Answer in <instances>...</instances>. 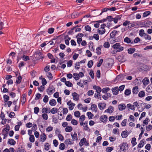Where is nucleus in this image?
<instances>
[{
  "instance_id": "19",
  "label": "nucleus",
  "mask_w": 152,
  "mask_h": 152,
  "mask_svg": "<svg viewBox=\"0 0 152 152\" xmlns=\"http://www.w3.org/2000/svg\"><path fill=\"white\" fill-rule=\"evenodd\" d=\"M142 82L144 85H147L149 83V80L146 77L145 78L142 80Z\"/></svg>"
},
{
  "instance_id": "30",
  "label": "nucleus",
  "mask_w": 152,
  "mask_h": 152,
  "mask_svg": "<svg viewBox=\"0 0 152 152\" xmlns=\"http://www.w3.org/2000/svg\"><path fill=\"white\" fill-rule=\"evenodd\" d=\"M144 142L143 140H142L140 141V142L138 145V147L139 148H141L142 147L144 144Z\"/></svg>"
},
{
  "instance_id": "31",
  "label": "nucleus",
  "mask_w": 152,
  "mask_h": 152,
  "mask_svg": "<svg viewBox=\"0 0 152 152\" xmlns=\"http://www.w3.org/2000/svg\"><path fill=\"white\" fill-rule=\"evenodd\" d=\"M87 115L89 119H92L94 116V115L90 112H88Z\"/></svg>"
},
{
  "instance_id": "60",
  "label": "nucleus",
  "mask_w": 152,
  "mask_h": 152,
  "mask_svg": "<svg viewBox=\"0 0 152 152\" xmlns=\"http://www.w3.org/2000/svg\"><path fill=\"white\" fill-rule=\"evenodd\" d=\"M34 113L36 114H37L39 112V109L38 107H35L34 108Z\"/></svg>"
},
{
  "instance_id": "4",
  "label": "nucleus",
  "mask_w": 152,
  "mask_h": 152,
  "mask_svg": "<svg viewBox=\"0 0 152 152\" xmlns=\"http://www.w3.org/2000/svg\"><path fill=\"white\" fill-rule=\"evenodd\" d=\"M55 91L54 88L53 86H50L47 90V93L48 95H51Z\"/></svg>"
},
{
  "instance_id": "62",
  "label": "nucleus",
  "mask_w": 152,
  "mask_h": 152,
  "mask_svg": "<svg viewBox=\"0 0 152 152\" xmlns=\"http://www.w3.org/2000/svg\"><path fill=\"white\" fill-rule=\"evenodd\" d=\"M89 74L92 79H94V75L93 71L91 70Z\"/></svg>"
},
{
  "instance_id": "41",
  "label": "nucleus",
  "mask_w": 152,
  "mask_h": 152,
  "mask_svg": "<svg viewBox=\"0 0 152 152\" xmlns=\"http://www.w3.org/2000/svg\"><path fill=\"white\" fill-rule=\"evenodd\" d=\"M77 76V80H78L79 79L80 77H83L84 75L83 73L82 72H80L79 73Z\"/></svg>"
},
{
  "instance_id": "22",
  "label": "nucleus",
  "mask_w": 152,
  "mask_h": 152,
  "mask_svg": "<svg viewBox=\"0 0 152 152\" xmlns=\"http://www.w3.org/2000/svg\"><path fill=\"white\" fill-rule=\"evenodd\" d=\"M138 87L137 86H135L132 89V92L134 94H137L138 92Z\"/></svg>"
},
{
  "instance_id": "27",
  "label": "nucleus",
  "mask_w": 152,
  "mask_h": 152,
  "mask_svg": "<svg viewBox=\"0 0 152 152\" xmlns=\"http://www.w3.org/2000/svg\"><path fill=\"white\" fill-rule=\"evenodd\" d=\"M145 95V93L143 91H140L138 94V96L141 98L144 97Z\"/></svg>"
},
{
  "instance_id": "51",
  "label": "nucleus",
  "mask_w": 152,
  "mask_h": 152,
  "mask_svg": "<svg viewBox=\"0 0 152 152\" xmlns=\"http://www.w3.org/2000/svg\"><path fill=\"white\" fill-rule=\"evenodd\" d=\"M44 86L43 85H42L40 86L38 88V90L40 92H42L43 91L44 89Z\"/></svg>"
},
{
  "instance_id": "24",
  "label": "nucleus",
  "mask_w": 152,
  "mask_h": 152,
  "mask_svg": "<svg viewBox=\"0 0 152 152\" xmlns=\"http://www.w3.org/2000/svg\"><path fill=\"white\" fill-rule=\"evenodd\" d=\"M8 142L9 144L11 145H14L16 143L15 141L12 139H9L8 141Z\"/></svg>"
},
{
  "instance_id": "23",
  "label": "nucleus",
  "mask_w": 152,
  "mask_h": 152,
  "mask_svg": "<svg viewBox=\"0 0 152 152\" xmlns=\"http://www.w3.org/2000/svg\"><path fill=\"white\" fill-rule=\"evenodd\" d=\"M41 141L44 142L46 138V136L44 133L42 134L40 136Z\"/></svg>"
},
{
  "instance_id": "40",
  "label": "nucleus",
  "mask_w": 152,
  "mask_h": 152,
  "mask_svg": "<svg viewBox=\"0 0 152 152\" xmlns=\"http://www.w3.org/2000/svg\"><path fill=\"white\" fill-rule=\"evenodd\" d=\"M42 96V95L39 93H37L36 95V97L35 99V100H37L39 99Z\"/></svg>"
},
{
  "instance_id": "20",
  "label": "nucleus",
  "mask_w": 152,
  "mask_h": 152,
  "mask_svg": "<svg viewBox=\"0 0 152 152\" xmlns=\"http://www.w3.org/2000/svg\"><path fill=\"white\" fill-rule=\"evenodd\" d=\"M56 100L54 99H52L49 101L50 104L52 106L56 105Z\"/></svg>"
},
{
  "instance_id": "2",
  "label": "nucleus",
  "mask_w": 152,
  "mask_h": 152,
  "mask_svg": "<svg viewBox=\"0 0 152 152\" xmlns=\"http://www.w3.org/2000/svg\"><path fill=\"white\" fill-rule=\"evenodd\" d=\"M106 26L104 24H103L101 25V27L97 29V32L99 34L102 35L105 32L106 30L104 28Z\"/></svg>"
},
{
  "instance_id": "16",
  "label": "nucleus",
  "mask_w": 152,
  "mask_h": 152,
  "mask_svg": "<svg viewBox=\"0 0 152 152\" xmlns=\"http://www.w3.org/2000/svg\"><path fill=\"white\" fill-rule=\"evenodd\" d=\"M121 17V15L116 16L115 17L113 18V21L115 23H116L118 22V20H120Z\"/></svg>"
},
{
  "instance_id": "50",
  "label": "nucleus",
  "mask_w": 152,
  "mask_h": 152,
  "mask_svg": "<svg viewBox=\"0 0 152 152\" xmlns=\"http://www.w3.org/2000/svg\"><path fill=\"white\" fill-rule=\"evenodd\" d=\"M22 58L23 60L24 61H27L29 60L30 59L28 56L25 55H23V56Z\"/></svg>"
},
{
  "instance_id": "56",
  "label": "nucleus",
  "mask_w": 152,
  "mask_h": 152,
  "mask_svg": "<svg viewBox=\"0 0 152 152\" xmlns=\"http://www.w3.org/2000/svg\"><path fill=\"white\" fill-rule=\"evenodd\" d=\"M92 37L95 39L96 40H99V36L97 34H94Z\"/></svg>"
},
{
  "instance_id": "47",
  "label": "nucleus",
  "mask_w": 152,
  "mask_h": 152,
  "mask_svg": "<svg viewBox=\"0 0 152 152\" xmlns=\"http://www.w3.org/2000/svg\"><path fill=\"white\" fill-rule=\"evenodd\" d=\"M22 102L23 103H24L26 102V95L25 94H23L22 96Z\"/></svg>"
},
{
  "instance_id": "59",
  "label": "nucleus",
  "mask_w": 152,
  "mask_h": 152,
  "mask_svg": "<svg viewBox=\"0 0 152 152\" xmlns=\"http://www.w3.org/2000/svg\"><path fill=\"white\" fill-rule=\"evenodd\" d=\"M66 86L69 87H71L72 86V84L69 81L65 82V83Z\"/></svg>"
},
{
  "instance_id": "55",
  "label": "nucleus",
  "mask_w": 152,
  "mask_h": 152,
  "mask_svg": "<svg viewBox=\"0 0 152 152\" xmlns=\"http://www.w3.org/2000/svg\"><path fill=\"white\" fill-rule=\"evenodd\" d=\"M103 46L105 48H108L110 47V45L109 42H106L104 44Z\"/></svg>"
},
{
  "instance_id": "26",
  "label": "nucleus",
  "mask_w": 152,
  "mask_h": 152,
  "mask_svg": "<svg viewBox=\"0 0 152 152\" xmlns=\"http://www.w3.org/2000/svg\"><path fill=\"white\" fill-rule=\"evenodd\" d=\"M135 50V49L134 48H129L128 50V52L129 54H132Z\"/></svg>"
},
{
  "instance_id": "45",
  "label": "nucleus",
  "mask_w": 152,
  "mask_h": 152,
  "mask_svg": "<svg viewBox=\"0 0 152 152\" xmlns=\"http://www.w3.org/2000/svg\"><path fill=\"white\" fill-rule=\"evenodd\" d=\"M85 29L86 31L90 32L91 31V28L89 25H86L85 26Z\"/></svg>"
},
{
  "instance_id": "58",
  "label": "nucleus",
  "mask_w": 152,
  "mask_h": 152,
  "mask_svg": "<svg viewBox=\"0 0 152 152\" xmlns=\"http://www.w3.org/2000/svg\"><path fill=\"white\" fill-rule=\"evenodd\" d=\"M99 61L97 65V66L98 67H99L101 66L103 61V60L102 58L99 59Z\"/></svg>"
},
{
  "instance_id": "11",
  "label": "nucleus",
  "mask_w": 152,
  "mask_h": 152,
  "mask_svg": "<svg viewBox=\"0 0 152 152\" xmlns=\"http://www.w3.org/2000/svg\"><path fill=\"white\" fill-rule=\"evenodd\" d=\"M129 133L127 130L123 131L122 132L121 136L123 138H125L127 137L129 134Z\"/></svg>"
},
{
  "instance_id": "44",
  "label": "nucleus",
  "mask_w": 152,
  "mask_h": 152,
  "mask_svg": "<svg viewBox=\"0 0 152 152\" xmlns=\"http://www.w3.org/2000/svg\"><path fill=\"white\" fill-rule=\"evenodd\" d=\"M30 141L32 142H34L35 140L34 137L33 135H30L29 138Z\"/></svg>"
},
{
  "instance_id": "10",
  "label": "nucleus",
  "mask_w": 152,
  "mask_h": 152,
  "mask_svg": "<svg viewBox=\"0 0 152 152\" xmlns=\"http://www.w3.org/2000/svg\"><path fill=\"white\" fill-rule=\"evenodd\" d=\"M114 110V107L111 106H110L108 109L105 110V112L107 113H111Z\"/></svg>"
},
{
  "instance_id": "39",
  "label": "nucleus",
  "mask_w": 152,
  "mask_h": 152,
  "mask_svg": "<svg viewBox=\"0 0 152 152\" xmlns=\"http://www.w3.org/2000/svg\"><path fill=\"white\" fill-rule=\"evenodd\" d=\"M131 93V91L130 90L127 89H126L125 91L124 94L127 96L129 95Z\"/></svg>"
},
{
  "instance_id": "1",
  "label": "nucleus",
  "mask_w": 152,
  "mask_h": 152,
  "mask_svg": "<svg viewBox=\"0 0 152 152\" xmlns=\"http://www.w3.org/2000/svg\"><path fill=\"white\" fill-rule=\"evenodd\" d=\"M112 47L113 49L117 50L118 52H121L124 50V47L121 46V45L119 43H116L113 45Z\"/></svg>"
},
{
  "instance_id": "17",
  "label": "nucleus",
  "mask_w": 152,
  "mask_h": 152,
  "mask_svg": "<svg viewBox=\"0 0 152 152\" xmlns=\"http://www.w3.org/2000/svg\"><path fill=\"white\" fill-rule=\"evenodd\" d=\"M139 24V21H137L136 22H133L131 23H129V27L131 28L138 25Z\"/></svg>"
},
{
  "instance_id": "64",
  "label": "nucleus",
  "mask_w": 152,
  "mask_h": 152,
  "mask_svg": "<svg viewBox=\"0 0 152 152\" xmlns=\"http://www.w3.org/2000/svg\"><path fill=\"white\" fill-rule=\"evenodd\" d=\"M72 118V115L70 114H69L67 116L66 119L67 121H70L71 120Z\"/></svg>"
},
{
  "instance_id": "43",
  "label": "nucleus",
  "mask_w": 152,
  "mask_h": 152,
  "mask_svg": "<svg viewBox=\"0 0 152 152\" xmlns=\"http://www.w3.org/2000/svg\"><path fill=\"white\" fill-rule=\"evenodd\" d=\"M110 90V88L108 87H106L103 88L102 90V92L104 93H107L108 91Z\"/></svg>"
},
{
  "instance_id": "57",
  "label": "nucleus",
  "mask_w": 152,
  "mask_h": 152,
  "mask_svg": "<svg viewBox=\"0 0 152 152\" xmlns=\"http://www.w3.org/2000/svg\"><path fill=\"white\" fill-rule=\"evenodd\" d=\"M64 143L66 144H72V142L71 141L70 139H68L66 140L65 141Z\"/></svg>"
},
{
  "instance_id": "42",
  "label": "nucleus",
  "mask_w": 152,
  "mask_h": 152,
  "mask_svg": "<svg viewBox=\"0 0 152 152\" xmlns=\"http://www.w3.org/2000/svg\"><path fill=\"white\" fill-rule=\"evenodd\" d=\"M49 100V98L47 95H45L43 99V101L45 103L47 102Z\"/></svg>"
},
{
  "instance_id": "63",
  "label": "nucleus",
  "mask_w": 152,
  "mask_h": 152,
  "mask_svg": "<svg viewBox=\"0 0 152 152\" xmlns=\"http://www.w3.org/2000/svg\"><path fill=\"white\" fill-rule=\"evenodd\" d=\"M87 93L88 96H92L94 94V92L92 90H90L88 91Z\"/></svg>"
},
{
  "instance_id": "38",
  "label": "nucleus",
  "mask_w": 152,
  "mask_h": 152,
  "mask_svg": "<svg viewBox=\"0 0 152 152\" xmlns=\"http://www.w3.org/2000/svg\"><path fill=\"white\" fill-rule=\"evenodd\" d=\"M72 130L71 126H67L65 129V130L66 132H70Z\"/></svg>"
},
{
  "instance_id": "52",
  "label": "nucleus",
  "mask_w": 152,
  "mask_h": 152,
  "mask_svg": "<svg viewBox=\"0 0 152 152\" xmlns=\"http://www.w3.org/2000/svg\"><path fill=\"white\" fill-rule=\"evenodd\" d=\"M150 121L149 118H146L145 120L143 122V124L147 125L148 124V122Z\"/></svg>"
},
{
  "instance_id": "12",
  "label": "nucleus",
  "mask_w": 152,
  "mask_h": 152,
  "mask_svg": "<svg viewBox=\"0 0 152 152\" xmlns=\"http://www.w3.org/2000/svg\"><path fill=\"white\" fill-rule=\"evenodd\" d=\"M119 88L118 87H115L112 89L113 94L116 95L118 93Z\"/></svg>"
},
{
  "instance_id": "49",
  "label": "nucleus",
  "mask_w": 152,
  "mask_h": 152,
  "mask_svg": "<svg viewBox=\"0 0 152 152\" xmlns=\"http://www.w3.org/2000/svg\"><path fill=\"white\" fill-rule=\"evenodd\" d=\"M93 64V62L91 60L89 61L88 63V66L89 68H91Z\"/></svg>"
},
{
  "instance_id": "15",
  "label": "nucleus",
  "mask_w": 152,
  "mask_h": 152,
  "mask_svg": "<svg viewBox=\"0 0 152 152\" xmlns=\"http://www.w3.org/2000/svg\"><path fill=\"white\" fill-rule=\"evenodd\" d=\"M104 21H105L104 20H101L94 21V22L97 23H96L94 24V26L96 28H98L99 27V23H102Z\"/></svg>"
},
{
  "instance_id": "46",
  "label": "nucleus",
  "mask_w": 152,
  "mask_h": 152,
  "mask_svg": "<svg viewBox=\"0 0 152 152\" xmlns=\"http://www.w3.org/2000/svg\"><path fill=\"white\" fill-rule=\"evenodd\" d=\"M144 37V38L146 39H147V40H150L151 39V36L147 34H145Z\"/></svg>"
},
{
  "instance_id": "33",
  "label": "nucleus",
  "mask_w": 152,
  "mask_h": 152,
  "mask_svg": "<svg viewBox=\"0 0 152 152\" xmlns=\"http://www.w3.org/2000/svg\"><path fill=\"white\" fill-rule=\"evenodd\" d=\"M150 13L151 12L149 11H145L143 13V17H145L149 15Z\"/></svg>"
},
{
  "instance_id": "35",
  "label": "nucleus",
  "mask_w": 152,
  "mask_h": 152,
  "mask_svg": "<svg viewBox=\"0 0 152 152\" xmlns=\"http://www.w3.org/2000/svg\"><path fill=\"white\" fill-rule=\"evenodd\" d=\"M103 20L105 21L106 20H108L109 21L111 22L113 21V18L111 16H109L107 17L106 19H103Z\"/></svg>"
},
{
  "instance_id": "21",
  "label": "nucleus",
  "mask_w": 152,
  "mask_h": 152,
  "mask_svg": "<svg viewBox=\"0 0 152 152\" xmlns=\"http://www.w3.org/2000/svg\"><path fill=\"white\" fill-rule=\"evenodd\" d=\"M118 33V32L116 30H114L110 34V35L111 38H113L115 35Z\"/></svg>"
},
{
  "instance_id": "7",
  "label": "nucleus",
  "mask_w": 152,
  "mask_h": 152,
  "mask_svg": "<svg viewBox=\"0 0 152 152\" xmlns=\"http://www.w3.org/2000/svg\"><path fill=\"white\" fill-rule=\"evenodd\" d=\"M100 121L103 123H106L107 121V117L106 115H101L100 118Z\"/></svg>"
},
{
  "instance_id": "34",
  "label": "nucleus",
  "mask_w": 152,
  "mask_h": 152,
  "mask_svg": "<svg viewBox=\"0 0 152 152\" xmlns=\"http://www.w3.org/2000/svg\"><path fill=\"white\" fill-rule=\"evenodd\" d=\"M139 34L140 36L141 37H142L144 36V35L145 34V33L143 29H141L139 31Z\"/></svg>"
},
{
  "instance_id": "48",
  "label": "nucleus",
  "mask_w": 152,
  "mask_h": 152,
  "mask_svg": "<svg viewBox=\"0 0 152 152\" xmlns=\"http://www.w3.org/2000/svg\"><path fill=\"white\" fill-rule=\"evenodd\" d=\"M4 100L5 102H7L9 99V97L7 95H4L3 96Z\"/></svg>"
},
{
  "instance_id": "25",
  "label": "nucleus",
  "mask_w": 152,
  "mask_h": 152,
  "mask_svg": "<svg viewBox=\"0 0 152 152\" xmlns=\"http://www.w3.org/2000/svg\"><path fill=\"white\" fill-rule=\"evenodd\" d=\"M57 108H53L51 109V111H50L49 110L48 113H50L51 112L52 114H54L57 113Z\"/></svg>"
},
{
  "instance_id": "28",
  "label": "nucleus",
  "mask_w": 152,
  "mask_h": 152,
  "mask_svg": "<svg viewBox=\"0 0 152 152\" xmlns=\"http://www.w3.org/2000/svg\"><path fill=\"white\" fill-rule=\"evenodd\" d=\"M127 106L131 110H134L135 109L134 105L131 104H128L127 105Z\"/></svg>"
},
{
  "instance_id": "13",
  "label": "nucleus",
  "mask_w": 152,
  "mask_h": 152,
  "mask_svg": "<svg viewBox=\"0 0 152 152\" xmlns=\"http://www.w3.org/2000/svg\"><path fill=\"white\" fill-rule=\"evenodd\" d=\"M126 107L125 105L124 104H121L118 105V108L119 110L122 111Z\"/></svg>"
},
{
  "instance_id": "61",
  "label": "nucleus",
  "mask_w": 152,
  "mask_h": 152,
  "mask_svg": "<svg viewBox=\"0 0 152 152\" xmlns=\"http://www.w3.org/2000/svg\"><path fill=\"white\" fill-rule=\"evenodd\" d=\"M54 29L53 28H50L48 29V32L50 34H52L54 31Z\"/></svg>"
},
{
  "instance_id": "5",
  "label": "nucleus",
  "mask_w": 152,
  "mask_h": 152,
  "mask_svg": "<svg viewBox=\"0 0 152 152\" xmlns=\"http://www.w3.org/2000/svg\"><path fill=\"white\" fill-rule=\"evenodd\" d=\"M67 104L69 106V109L70 110H72L74 108V107L75 105V104L72 102L71 101H68Z\"/></svg>"
},
{
  "instance_id": "29",
  "label": "nucleus",
  "mask_w": 152,
  "mask_h": 152,
  "mask_svg": "<svg viewBox=\"0 0 152 152\" xmlns=\"http://www.w3.org/2000/svg\"><path fill=\"white\" fill-rule=\"evenodd\" d=\"M46 75L49 79L51 80L53 78L52 75L50 72H48L46 73Z\"/></svg>"
},
{
  "instance_id": "14",
  "label": "nucleus",
  "mask_w": 152,
  "mask_h": 152,
  "mask_svg": "<svg viewBox=\"0 0 152 152\" xmlns=\"http://www.w3.org/2000/svg\"><path fill=\"white\" fill-rule=\"evenodd\" d=\"M93 88L96 90V92L97 93H100L101 91V88L99 86L96 85L94 86H93Z\"/></svg>"
},
{
  "instance_id": "37",
  "label": "nucleus",
  "mask_w": 152,
  "mask_h": 152,
  "mask_svg": "<svg viewBox=\"0 0 152 152\" xmlns=\"http://www.w3.org/2000/svg\"><path fill=\"white\" fill-rule=\"evenodd\" d=\"M136 138L135 137L132 138L131 141V143L133 146H134L137 144V142H136Z\"/></svg>"
},
{
  "instance_id": "53",
  "label": "nucleus",
  "mask_w": 152,
  "mask_h": 152,
  "mask_svg": "<svg viewBox=\"0 0 152 152\" xmlns=\"http://www.w3.org/2000/svg\"><path fill=\"white\" fill-rule=\"evenodd\" d=\"M101 48L100 47H98L96 49V53L98 55H100L101 53Z\"/></svg>"
},
{
  "instance_id": "54",
  "label": "nucleus",
  "mask_w": 152,
  "mask_h": 152,
  "mask_svg": "<svg viewBox=\"0 0 152 152\" xmlns=\"http://www.w3.org/2000/svg\"><path fill=\"white\" fill-rule=\"evenodd\" d=\"M42 117L43 119L45 120H47L48 118V116L47 114L46 113H44L42 115Z\"/></svg>"
},
{
  "instance_id": "32",
  "label": "nucleus",
  "mask_w": 152,
  "mask_h": 152,
  "mask_svg": "<svg viewBox=\"0 0 152 152\" xmlns=\"http://www.w3.org/2000/svg\"><path fill=\"white\" fill-rule=\"evenodd\" d=\"M65 148V145L64 143H61L59 145V148L60 150H63Z\"/></svg>"
},
{
  "instance_id": "9",
  "label": "nucleus",
  "mask_w": 152,
  "mask_h": 152,
  "mask_svg": "<svg viewBox=\"0 0 152 152\" xmlns=\"http://www.w3.org/2000/svg\"><path fill=\"white\" fill-rule=\"evenodd\" d=\"M91 108L92 112H94L95 113L97 112L98 108L96 104H92L91 106Z\"/></svg>"
},
{
  "instance_id": "3",
  "label": "nucleus",
  "mask_w": 152,
  "mask_h": 152,
  "mask_svg": "<svg viewBox=\"0 0 152 152\" xmlns=\"http://www.w3.org/2000/svg\"><path fill=\"white\" fill-rule=\"evenodd\" d=\"M79 144L80 146H82L84 145L86 146H88L89 145V143L88 141H86V139L85 138H83L81 139Z\"/></svg>"
},
{
  "instance_id": "18",
  "label": "nucleus",
  "mask_w": 152,
  "mask_h": 152,
  "mask_svg": "<svg viewBox=\"0 0 152 152\" xmlns=\"http://www.w3.org/2000/svg\"><path fill=\"white\" fill-rule=\"evenodd\" d=\"M124 41L125 42H126L127 44H129L130 43L133 44V41H132L131 39L127 37H126L124 38Z\"/></svg>"
},
{
  "instance_id": "36",
  "label": "nucleus",
  "mask_w": 152,
  "mask_h": 152,
  "mask_svg": "<svg viewBox=\"0 0 152 152\" xmlns=\"http://www.w3.org/2000/svg\"><path fill=\"white\" fill-rule=\"evenodd\" d=\"M22 80V77L20 76L19 75L18 77L17 78V80H16V83L17 84H19L21 83V80Z\"/></svg>"
},
{
  "instance_id": "6",
  "label": "nucleus",
  "mask_w": 152,
  "mask_h": 152,
  "mask_svg": "<svg viewBox=\"0 0 152 152\" xmlns=\"http://www.w3.org/2000/svg\"><path fill=\"white\" fill-rule=\"evenodd\" d=\"M98 106L100 110H102L105 108L106 104L105 103L101 102L98 104Z\"/></svg>"
},
{
  "instance_id": "8",
  "label": "nucleus",
  "mask_w": 152,
  "mask_h": 152,
  "mask_svg": "<svg viewBox=\"0 0 152 152\" xmlns=\"http://www.w3.org/2000/svg\"><path fill=\"white\" fill-rule=\"evenodd\" d=\"M128 145L126 143H123L120 147V149L122 151H126L127 149Z\"/></svg>"
}]
</instances>
